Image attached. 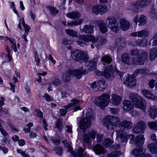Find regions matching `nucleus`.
<instances>
[{"label":"nucleus","mask_w":157,"mask_h":157,"mask_svg":"<svg viewBox=\"0 0 157 157\" xmlns=\"http://www.w3.org/2000/svg\"><path fill=\"white\" fill-rule=\"evenodd\" d=\"M143 151V149L142 147L136 148L132 151L131 154L135 155V157H140Z\"/></svg>","instance_id":"26"},{"label":"nucleus","mask_w":157,"mask_h":157,"mask_svg":"<svg viewBox=\"0 0 157 157\" xmlns=\"http://www.w3.org/2000/svg\"><path fill=\"white\" fill-rule=\"evenodd\" d=\"M148 71L147 69H140L136 70L134 72L135 75L138 74L145 75L147 73Z\"/></svg>","instance_id":"37"},{"label":"nucleus","mask_w":157,"mask_h":157,"mask_svg":"<svg viewBox=\"0 0 157 157\" xmlns=\"http://www.w3.org/2000/svg\"><path fill=\"white\" fill-rule=\"evenodd\" d=\"M99 13L101 15H102L107 10L108 8L105 5H99Z\"/></svg>","instance_id":"38"},{"label":"nucleus","mask_w":157,"mask_h":157,"mask_svg":"<svg viewBox=\"0 0 157 157\" xmlns=\"http://www.w3.org/2000/svg\"><path fill=\"white\" fill-rule=\"evenodd\" d=\"M148 115L151 118L155 119L157 117V109L155 105L151 106L149 108Z\"/></svg>","instance_id":"18"},{"label":"nucleus","mask_w":157,"mask_h":157,"mask_svg":"<svg viewBox=\"0 0 157 157\" xmlns=\"http://www.w3.org/2000/svg\"><path fill=\"white\" fill-rule=\"evenodd\" d=\"M127 139L128 138H129L130 139V143L131 144H132L134 142V135L132 134H129L127 135Z\"/></svg>","instance_id":"55"},{"label":"nucleus","mask_w":157,"mask_h":157,"mask_svg":"<svg viewBox=\"0 0 157 157\" xmlns=\"http://www.w3.org/2000/svg\"><path fill=\"white\" fill-rule=\"evenodd\" d=\"M145 128L144 123L140 121L136 124L133 129V131L136 133H143Z\"/></svg>","instance_id":"12"},{"label":"nucleus","mask_w":157,"mask_h":157,"mask_svg":"<svg viewBox=\"0 0 157 157\" xmlns=\"http://www.w3.org/2000/svg\"><path fill=\"white\" fill-rule=\"evenodd\" d=\"M66 16L71 19H77L80 17L81 15L79 12L74 11L67 14Z\"/></svg>","instance_id":"23"},{"label":"nucleus","mask_w":157,"mask_h":157,"mask_svg":"<svg viewBox=\"0 0 157 157\" xmlns=\"http://www.w3.org/2000/svg\"><path fill=\"white\" fill-rule=\"evenodd\" d=\"M113 142V141L109 138H107L103 142V145L106 147L110 146Z\"/></svg>","instance_id":"41"},{"label":"nucleus","mask_w":157,"mask_h":157,"mask_svg":"<svg viewBox=\"0 0 157 157\" xmlns=\"http://www.w3.org/2000/svg\"><path fill=\"white\" fill-rule=\"evenodd\" d=\"M93 150L96 154L99 155L105 153V150L101 145L97 144L93 148Z\"/></svg>","instance_id":"22"},{"label":"nucleus","mask_w":157,"mask_h":157,"mask_svg":"<svg viewBox=\"0 0 157 157\" xmlns=\"http://www.w3.org/2000/svg\"><path fill=\"white\" fill-rule=\"evenodd\" d=\"M114 71L116 72V74L119 75L120 78H121L122 76L123 75L124 73L122 72H121L116 68V69H114Z\"/></svg>","instance_id":"62"},{"label":"nucleus","mask_w":157,"mask_h":157,"mask_svg":"<svg viewBox=\"0 0 157 157\" xmlns=\"http://www.w3.org/2000/svg\"><path fill=\"white\" fill-rule=\"evenodd\" d=\"M97 86L99 90H104L105 89L106 85L104 79L99 80L97 82Z\"/></svg>","instance_id":"31"},{"label":"nucleus","mask_w":157,"mask_h":157,"mask_svg":"<svg viewBox=\"0 0 157 157\" xmlns=\"http://www.w3.org/2000/svg\"><path fill=\"white\" fill-rule=\"evenodd\" d=\"M123 107L124 111H129L134 108V106L131 101L126 99L123 100Z\"/></svg>","instance_id":"14"},{"label":"nucleus","mask_w":157,"mask_h":157,"mask_svg":"<svg viewBox=\"0 0 157 157\" xmlns=\"http://www.w3.org/2000/svg\"><path fill=\"white\" fill-rule=\"evenodd\" d=\"M83 141L87 144H89L91 141L90 137L87 133H85L84 134L83 137Z\"/></svg>","instance_id":"42"},{"label":"nucleus","mask_w":157,"mask_h":157,"mask_svg":"<svg viewBox=\"0 0 157 157\" xmlns=\"http://www.w3.org/2000/svg\"><path fill=\"white\" fill-rule=\"evenodd\" d=\"M146 17L144 15H141L139 16H136L134 18V21L136 24L138 22L139 24V25H144L146 22Z\"/></svg>","instance_id":"15"},{"label":"nucleus","mask_w":157,"mask_h":157,"mask_svg":"<svg viewBox=\"0 0 157 157\" xmlns=\"http://www.w3.org/2000/svg\"><path fill=\"white\" fill-rule=\"evenodd\" d=\"M105 23L107 26L111 31L117 33L119 30L118 23L113 17H107Z\"/></svg>","instance_id":"9"},{"label":"nucleus","mask_w":157,"mask_h":157,"mask_svg":"<svg viewBox=\"0 0 157 157\" xmlns=\"http://www.w3.org/2000/svg\"><path fill=\"white\" fill-rule=\"evenodd\" d=\"M61 83V81L57 78L55 79L54 81L53 82V83L56 86L60 85Z\"/></svg>","instance_id":"63"},{"label":"nucleus","mask_w":157,"mask_h":157,"mask_svg":"<svg viewBox=\"0 0 157 157\" xmlns=\"http://www.w3.org/2000/svg\"><path fill=\"white\" fill-rule=\"evenodd\" d=\"M101 61L106 63L109 64L112 62V59L109 56H105L102 58Z\"/></svg>","instance_id":"40"},{"label":"nucleus","mask_w":157,"mask_h":157,"mask_svg":"<svg viewBox=\"0 0 157 157\" xmlns=\"http://www.w3.org/2000/svg\"><path fill=\"white\" fill-rule=\"evenodd\" d=\"M6 49L7 52V56L9 58V61H10L12 59V57L10 56L11 50L9 48V47L7 46L6 47Z\"/></svg>","instance_id":"49"},{"label":"nucleus","mask_w":157,"mask_h":157,"mask_svg":"<svg viewBox=\"0 0 157 157\" xmlns=\"http://www.w3.org/2000/svg\"><path fill=\"white\" fill-rule=\"evenodd\" d=\"M116 69V67L109 65L105 68V71L104 72L103 76L109 80H112L114 78L113 71L114 69Z\"/></svg>","instance_id":"10"},{"label":"nucleus","mask_w":157,"mask_h":157,"mask_svg":"<svg viewBox=\"0 0 157 157\" xmlns=\"http://www.w3.org/2000/svg\"><path fill=\"white\" fill-rule=\"evenodd\" d=\"M121 154L119 151H115L111 153L108 155V157H118Z\"/></svg>","instance_id":"47"},{"label":"nucleus","mask_w":157,"mask_h":157,"mask_svg":"<svg viewBox=\"0 0 157 157\" xmlns=\"http://www.w3.org/2000/svg\"><path fill=\"white\" fill-rule=\"evenodd\" d=\"M131 54L132 56V61L134 65H143L145 60L148 55L147 52L143 51H139L137 49H134L131 51Z\"/></svg>","instance_id":"3"},{"label":"nucleus","mask_w":157,"mask_h":157,"mask_svg":"<svg viewBox=\"0 0 157 157\" xmlns=\"http://www.w3.org/2000/svg\"><path fill=\"white\" fill-rule=\"evenodd\" d=\"M10 42L12 44V48L13 49L15 52H16L17 51V48L16 44V43L15 42V40H14L12 41H11V42Z\"/></svg>","instance_id":"56"},{"label":"nucleus","mask_w":157,"mask_h":157,"mask_svg":"<svg viewBox=\"0 0 157 157\" xmlns=\"http://www.w3.org/2000/svg\"><path fill=\"white\" fill-rule=\"evenodd\" d=\"M97 132L94 130L89 131L88 132V134L90 136V138L94 140L95 137V135L97 134Z\"/></svg>","instance_id":"50"},{"label":"nucleus","mask_w":157,"mask_h":157,"mask_svg":"<svg viewBox=\"0 0 157 157\" xmlns=\"http://www.w3.org/2000/svg\"><path fill=\"white\" fill-rule=\"evenodd\" d=\"M98 60V58L96 57L89 62L88 68L90 70H93L96 69Z\"/></svg>","instance_id":"30"},{"label":"nucleus","mask_w":157,"mask_h":157,"mask_svg":"<svg viewBox=\"0 0 157 157\" xmlns=\"http://www.w3.org/2000/svg\"><path fill=\"white\" fill-rule=\"evenodd\" d=\"M119 148L120 146L118 144L113 145L110 147L111 149L112 150H116L118 149Z\"/></svg>","instance_id":"61"},{"label":"nucleus","mask_w":157,"mask_h":157,"mask_svg":"<svg viewBox=\"0 0 157 157\" xmlns=\"http://www.w3.org/2000/svg\"><path fill=\"white\" fill-rule=\"evenodd\" d=\"M43 97L45 98L47 101H49L52 100V98L47 94H44Z\"/></svg>","instance_id":"57"},{"label":"nucleus","mask_w":157,"mask_h":157,"mask_svg":"<svg viewBox=\"0 0 157 157\" xmlns=\"http://www.w3.org/2000/svg\"><path fill=\"white\" fill-rule=\"evenodd\" d=\"M153 42L152 45L153 46L157 45V33L154 36L153 39Z\"/></svg>","instance_id":"53"},{"label":"nucleus","mask_w":157,"mask_h":157,"mask_svg":"<svg viewBox=\"0 0 157 157\" xmlns=\"http://www.w3.org/2000/svg\"><path fill=\"white\" fill-rule=\"evenodd\" d=\"M121 61L124 64H133L132 60H131V57L127 53H124L122 54L121 57Z\"/></svg>","instance_id":"16"},{"label":"nucleus","mask_w":157,"mask_h":157,"mask_svg":"<svg viewBox=\"0 0 157 157\" xmlns=\"http://www.w3.org/2000/svg\"><path fill=\"white\" fill-rule=\"evenodd\" d=\"M86 112V117L83 118L80 121L79 126L84 132L86 129L90 126V120L94 119V116L92 115V110L90 109H88Z\"/></svg>","instance_id":"6"},{"label":"nucleus","mask_w":157,"mask_h":157,"mask_svg":"<svg viewBox=\"0 0 157 157\" xmlns=\"http://www.w3.org/2000/svg\"><path fill=\"white\" fill-rule=\"evenodd\" d=\"M55 127L57 128L60 131H61L63 128L62 122L60 119H58L56 122Z\"/></svg>","instance_id":"44"},{"label":"nucleus","mask_w":157,"mask_h":157,"mask_svg":"<svg viewBox=\"0 0 157 157\" xmlns=\"http://www.w3.org/2000/svg\"><path fill=\"white\" fill-rule=\"evenodd\" d=\"M56 153L59 156H61L63 152V149L59 146L56 147L54 149Z\"/></svg>","instance_id":"43"},{"label":"nucleus","mask_w":157,"mask_h":157,"mask_svg":"<svg viewBox=\"0 0 157 157\" xmlns=\"http://www.w3.org/2000/svg\"><path fill=\"white\" fill-rule=\"evenodd\" d=\"M136 82L135 77L132 75H130L127 77L124 83L127 87L132 88L136 85Z\"/></svg>","instance_id":"13"},{"label":"nucleus","mask_w":157,"mask_h":157,"mask_svg":"<svg viewBox=\"0 0 157 157\" xmlns=\"http://www.w3.org/2000/svg\"><path fill=\"white\" fill-rule=\"evenodd\" d=\"M81 31L86 34H91L93 33V28L90 25H86Z\"/></svg>","instance_id":"29"},{"label":"nucleus","mask_w":157,"mask_h":157,"mask_svg":"<svg viewBox=\"0 0 157 157\" xmlns=\"http://www.w3.org/2000/svg\"><path fill=\"white\" fill-rule=\"evenodd\" d=\"M34 55L35 57V61L36 63V65L38 66L39 65V63L40 62V58L38 56V54L37 51H35L34 53Z\"/></svg>","instance_id":"48"},{"label":"nucleus","mask_w":157,"mask_h":157,"mask_svg":"<svg viewBox=\"0 0 157 157\" xmlns=\"http://www.w3.org/2000/svg\"><path fill=\"white\" fill-rule=\"evenodd\" d=\"M22 22L25 28V33L28 34L30 29V27L25 23L23 17L22 18Z\"/></svg>","instance_id":"45"},{"label":"nucleus","mask_w":157,"mask_h":157,"mask_svg":"<svg viewBox=\"0 0 157 157\" xmlns=\"http://www.w3.org/2000/svg\"><path fill=\"white\" fill-rule=\"evenodd\" d=\"M135 43L137 46L144 47L146 45L147 41L145 39L139 40L135 42Z\"/></svg>","instance_id":"39"},{"label":"nucleus","mask_w":157,"mask_h":157,"mask_svg":"<svg viewBox=\"0 0 157 157\" xmlns=\"http://www.w3.org/2000/svg\"><path fill=\"white\" fill-rule=\"evenodd\" d=\"M144 141V136L142 134H140L136 138L134 141V144L137 147H139L143 145Z\"/></svg>","instance_id":"17"},{"label":"nucleus","mask_w":157,"mask_h":157,"mask_svg":"<svg viewBox=\"0 0 157 157\" xmlns=\"http://www.w3.org/2000/svg\"><path fill=\"white\" fill-rule=\"evenodd\" d=\"M2 141L3 142V145H5L6 144H9L10 140L9 138L4 137Z\"/></svg>","instance_id":"54"},{"label":"nucleus","mask_w":157,"mask_h":157,"mask_svg":"<svg viewBox=\"0 0 157 157\" xmlns=\"http://www.w3.org/2000/svg\"><path fill=\"white\" fill-rule=\"evenodd\" d=\"M66 33L70 36L73 37H77V32L72 29H67L65 30Z\"/></svg>","instance_id":"36"},{"label":"nucleus","mask_w":157,"mask_h":157,"mask_svg":"<svg viewBox=\"0 0 157 157\" xmlns=\"http://www.w3.org/2000/svg\"><path fill=\"white\" fill-rule=\"evenodd\" d=\"M149 151L153 154L157 153V143H152L147 147Z\"/></svg>","instance_id":"28"},{"label":"nucleus","mask_w":157,"mask_h":157,"mask_svg":"<svg viewBox=\"0 0 157 157\" xmlns=\"http://www.w3.org/2000/svg\"><path fill=\"white\" fill-rule=\"evenodd\" d=\"M129 98L136 107L140 109L145 112L146 109V102L142 97L137 94L132 93L129 96Z\"/></svg>","instance_id":"4"},{"label":"nucleus","mask_w":157,"mask_h":157,"mask_svg":"<svg viewBox=\"0 0 157 157\" xmlns=\"http://www.w3.org/2000/svg\"><path fill=\"white\" fill-rule=\"evenodd\" d=\"M77 154L78 157H88L89 156L85 152V149L79 147L78 150Z\"/></svg>","instance_id":"33"},{"label":"nucleus","mask_w":157,"mask_h":157,"mask_svg":"<svg viewBox=\"0 0 157 157\" xmlns=\"http://www.w3.org/2000/svg\"><path fill=\"white\" fill-rule=\"evenodd\" d=\"M142 93L147 98H150L152 97V94L148 90L146 89L142 91Z\"/></svg>","instance_id":"46"},{"label":"nucleus","mask_w":157,"mask_h":157,"mask_svg":"<svg viewBox=\"0 0 157 157\" xmlns=\"http://www.w3.org/2000/svg\"><path fill=\"white\" fill-rule=\"evenodd\" d=\"M72 102L68 104L67 105L63 106L64 109H61L60 110V112L62 116L65 115L67 112V109H69L71 107L78 105L79 102V101L78 99L75 98L71 100Z\"/></svg>","instance_id":"11"},{"label":"nucleus","mask_w":157,"mask_h":157,"mask_svg":"<svg viewBox=\"0 0 157 157\" xmlns=\"http://www.w3.org/2000/svg\"><path fill=\"white\" fill-rule=\"evenodd\" d=\"M120 24L121 29L123 30H128L130 26L128 21L124 18L121 19L120 21Z\"/></svg>","instance_id":"19"},{"label":"nucleus","mask_w":157,"mask_h":157,"mask_svg":"<svg viewBox=\"0 0 157 157\" xmlns=\"http://www.w3.org/2000/svg\"><path fill=\"white\" fill-rule=\"evenodd\" d=\"M47 8L49 10L51 15L53 16H56V14L59 12L58 10L54 7L49 6H47Z\"/></svg>","instance_id":"35"},{"label":"nucleus","mask_w":157,"mask_h":157,"mask_svg":"<svg viewBox=\"0 0 157 157\" xmlns=\"http://www.w3.org/2000/svg\"><path fill=\"white\" fill-rule=\"evenodd\" d=\"M98 40L99 41L98 45L100 46H101L106 41L105 39L102 36L95 37L92 35H82L79 37L78 40L77 41V43L80 46H82L86 44L85 42H92L93 43H94Z\"/></svg>","instance_id":"2"},{"label":"nucleus","mask_w":157,"mask_h":157,"mask_svg":"<svg viewBox=\"0 0 157 157\" xmlns=\"http://www.w3.org/2000/svg\"><path fill=\"white\" fill-rule=\"evenodd\" d=\"M121 98L115 94H113L111 98L112 103L114 105L117 106L121 103Z\"/></svg>","instance_id":"24"},{"label":"nucleus","mask_w":157,"mask_h":157,"mask_svg":"<svg viewBox=\"0 0 157 157\" xmlns=\"http://www.w3.org/2000/svg\"><path fill=\"white\" fill-rule=\"evenodd\" d=\"M110 97L108 94H104L96 98L94 103L97 105L102 108L108 105Z\"/></svg>","instance_id":"8"},{"label":"nucleus","mask_w":157,"mask_h":157,"mask_svg":"<svg viewBox=\"0 0 157 157\" xmlns=\"http://www.w3.org/2000/svg\"><path fill=\"white\" fill-rule=\"evenodd\" d=\"M71 57L75 61L80 63L86 61L89 58L85 53L78 49L71 51Z\"/></svg>","instance_id":"7"},{"label":"nucleus","mask_w":157,"mask_h":157,"mask_svg":"<svg viewBox=\"0 0 157 157\" xmlns=\"http://www.w3.org/2000/svg\"><path fill=\"white\" fill-rule=\"evenodd\" d=\"M110 109L111 113L114 115L116 114L118 111L117 108H110Z\"/></svg>","instance_id":"59"},{"label":"nucleus","mask_w":157,"mask_h":157,"mask_svg":"<svg viewBox=\"0 0 157 157\" xmlns=\"http://www.w3.org/2000/svg\"><path fill=\"white\" fill-rule=\"evenodd\" d=\"M43 123L44 129L46 130H48L47 127L48 126V124L44 119H43Z\"/></svg>","instance_id":"64"},{"label":"nucleus","mask_w":157,"mask_h":157,"mask_svg":"<svg viewBox=\"0 0 157 157\" xmlns=\"http://www.w3.org/2000/svg\"><path fill=\"white\" fill-rule=\"evenodd\" d=\"M155 80L151 79L149 81V86L151 88H153L154 86Z\"/></svg>","instance_id":"60"},{"label":"nucleus","mask_w":157,"mask_h":157,"mask_svg":"<svg viewBox=\"0 0 157 157\" xmlns=\"http://www.w3.org/2000/svg\"><path fill=\"white\" fill-rule=\"evenodd\" d=\"M86 70L83 69L70 70L63 74L62 76L63 81L66 82H68L70 81V76L71 75L75 76L78 79H80L82 75L85 73Z\"/></svg>","instance_id":"5"},{"label":"nucleus","mask_w":157,"mask_h":157,"mask_svg":"<svg viewBox=\"0 0 157 157\" xmlns=\"http://www.w3.org/2000/svg\"><path fill=\"white\" fill-rule=\"evenodd\" d=\"M82 20L79 19L76 21L72 22H67V24L66 21H63L62 23L65 26H66L67 25L69 26H73L81 24L82 23Z\"/></svg>","instance_id":"27"},{"label":"nucleus","mask_w":157,"mask_h":157,"mask_svg":"<svg viewBox=\"0 0 157 157\" xmlns=\"http://www.w3.org/2000/svg\"><path fill=\"white\" fill-rule=\"evenodd\" d=\"M120 119L119 118L111 116L105 117L103 120L104 125L108 130H113L119 125L120 129L116 131L117 139L120 142H126L127 134L124 131L131 129L132 123L131 121L125 120L120 122Z\"/></svg>","instance_id":"1"},{"label":"nucleus","mask_w":157,"mask_h":157,"mask_svg":"<svg viewBox=\"0 0 157 157\" xmlns=\"http://www.w3.org/2000/svg\"><path fill=\"white\" fill-rule=\"evenodd\" d=\"M17 152L18 153H20L23 157H30L29 155L26 154L25 151H23L21 149L17 150Z\"/></svg>","instance_id":"51"},{"label":"nucleus","mask_w":157,"mask_h":157,"mask_svg":"<svg viewBox=\"0 0 157 157\" xmlns=\"http://www.w3.org/2000/svg\"><path fill=\"white\" fill-rule=\"evenodd\" d=\"M131 6L132 7L131 9L132 10L134 8L138 9L146 6L142 0H138L136 1L134 3L132 4Z\"/></svg>","instance_id":"21"},{"label":"nucleus","mask_w":157,"mask_h":157,"mask_svg":"<svg viewBox=\"0 0 157 157\" xmlns=\"http://www.w3.org/2000/svg\"><path fill=\"white\" fill-rule=\"evenodd\" d=\"M97 25L99 28L100 30L102 33H105L107 32L108 29L104 22L102 21H96Z\"/></svg>","instance_id":"20"},{"label":"nucleus","mask_w":157,"mask_h":157,"mask_svg":"<svg viewBox=\"0 0 157 157\" xmlns=\"http://www.w3.org/2000/svg\"><path fill=\"white\" fill-rule=\"evenodd\" d=\"M149 56L151 60H154L157 56V48H154L150 50Z\"/></svg>","instance_id":"32"},{"label":"nucleus","mask_w":157,"mask_h":157,"mask_svg":"<svg viewBox=\"0 0 157 157\" xmlns=\"http://www.w3.org/2000/svg\"><path fill=\"white\" fill-rule=\"evenodd\" d=\"M103 137V135L102 134H98L97 135V141L98 143H100L101 142Z\"/></svg>","instance_id":"58"},{"label":"nucleus","mask_w":157,"mask_h":157,"mask_svg":"<svg viewBox=\"0 0 157 157\" xmlns=\"http://www.w3.org/2000/svg\"><path fill=\"white\" fill-rule=\"evenodd\" d=\"M62 143H63L64 144L65 147H66L67 148L68 151H69L71 152V154L74 157H77V156H78V155L77 154L78 150L79 147H78V150H77V151L76 152H75L74 151L72 152L71 150H72V148L71 147L70 144L69 143H67V142L66 140L63 141H62Z\"/></svg>","instance_id":"25"},{"label":"nucleus","mask_w":157,"mask_h":157,"mask_svg":"<svg viewBox=\"0 0 157 157\" xmlns=\"http://www.w3.org/2000/svg\"><path fill=\"white\" fill-rule=\"evenodd\" d=\"M92 11L95 14H98L99 13V6L93 7L92 8Z\"/></svg>","instance_id":"52"},{"label":"nucleus","mask_w":157,"mask_h":157,"mask_svg":"<svg viewBox=\"0 0 157 157\" xmlns=\"http://www.w3.org/2000/svg\"><path fill=\"white\" fill-rule=\"evenodd\" d=\"M138 37H144L148 36L149 32L146 29H143L138 32Z\"/></svg>","instance_id":"34"}]
</instances>
